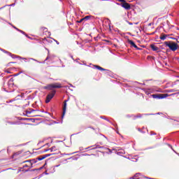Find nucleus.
<instances>
[{
    "label": "nucleus",
    "instance_id": "nucleus-20",
    "mask_svg": "<svg viewBox=\"0 0 179 179\" xmlns=\"http://www.w3.org/2000/svg\"><path fill=\"white\" fill-rule=\"evenodd\" d=\"M5 6H4L3 7L0 8V10H1V9H3V8H5Z\"/></svg>",
    "mask_w": 179,
    "mask_h": 179
},
{
    "label": "nucleus",
    "instance_id": "nucleus-22",
    "mask_svg": "<svg viewBox=\"0 0 179 179\" xmlns=\"http://www.w3.org/2000/svg\"><path fill=\"white\" fill-rule=\"evenodd\" d=\"M138 174H139V173H136V174L135 175V177H138Z\"/></svg>",
    "mask_w": 179,
    "mask_h": 179
},
{
    "label": "nucleus",
    "instance_id": "nucleus-25",
    "mask_svg": "<svg viewBox=\"0 0 179 179\" xmlns=\"http://www.w3.org/2000/svg\"><path fill=\"white\" fill-rule=\"evenodd\" d=\"M139 117H141V116L138 115V116H137V118H139Z\"/></svg>",
    "mask_w": 179,
    "mask_h": 179
},
{
    "label": "nucleus",
    "instance_id": "nucleus-3",
    "mask_svg": "<svg viewBox=\"0 0 179 179\" xmlns=\"http://www.w3.org/2000/svg\"><path fill=\"white\" fill-rule=\"evenodd\" d=\"M169 94H152L151 97L153 99H166V97H169Z\"/></svg>",
    "mask_w": 179,
    "mask_h": 179
},
{
    "label": "nucleus",
    "instance_id": "nucleus-15",
    "mask_svg": "<svg viewBox=\"0 0 179 179\" xmlns=\"http://www.w3.org/2000/svg\"><path fill=\"white\" fill-rule=\"evenodd\" d=\"M50 152H54L55 150V147H52L50 149Z\"/></svg>",
    "mask_w": 179,
    "mask_h": 179
},
{
    "label": "nucleus",
    "instance_id": "nucleus-29",
    "mask_svg": "<svg viewBox=\"0 0 179 179\" xmlns=\"http://www.w3.org/2000/svg\"><path fill=\"white\" fill-rule=\"evenodd\" d=\"M33 59L34 61H36V59Z\"/></svg>",
    "mask_w": 179,
    "mask_h": 179
},
{
    "label": "nucleus",
    "instance_id": "nucleus-12",
    "mask_svg": "<svg viewBox=\"0 0 179 179\" xmlns=\"http://www.w3.org/2000/svg\"><path fill=\"white\" fill-rule=\"evenodd\" d=\"M166 36L164 35L160 36V40H166Z\"/></svg>",
    "mask_w": 179,
    "mask_h": 179
},
{
    "label": "nucleus",
    "instance_id": "nucleus-16",
    "mask_svg": "<svg viewBox=\"0 0 179 179\" xmlns=\"http://www.w3.org/2000/svg\"><path fill=\"white\" fill-rule=\"evenodd\" d=\"M118 2H122V3H123V2H125V0H117Z\"/></svg>",
    "mask_w": 179,
    "mask_h": 179
},
{
    "label": "nucleus",
    "instance_id": "nucleus-17",
    "mask_svg": "<svg viewBox=\"0 0 179 179\" xmlns=\"http://www.w3.org/2000/svg\"><path fill=\"white\" fill-rule=\"evenodd\" d=\"M54 41H55V43H57V45H59V42H58L57 40H54Z\"/></svg>",
    "mask_w": 179,
    "mask_h": 179
},
{
    "label": "nucleus",
    "instance_id": "nucleus-13",
    "mask_svg": "<svg viewBox=\"0 0 179 179\" xmlns=\"http://www.w3.org/2000/svg\"><path fill=\"white\" fill-rule=\"evenodd\" d=\"M14 29H16V30H17L18 31H20V33H22V34H24V32L23 31H22V30H20V29H17L15 27H14Z\"/></svg>",
    "mask_w": 179,
    "mask_h": 179
},
{
    "label": "nucleus",
    "instance_id": "nucleus-26",
    "mask_svg": "<svg viewBox=\"0 0 179 179\" xmlns=\"http://www.w3.org/2000/svg\"><path fill=\"white\" fill-rule=\"evenodd\" d=\"M45 152H48V150H45Z\"/></svg>",
    "mask_w": 179,
    "mask_h": 179
},
{
    "label": "nucleus",
    "instance_id": "nucleus-23",
    "mask_svg": "<svg viewBox=\"0 0 179 179\" xmlns=\"http://www.w3.org/2000/svg\"><path fill=\"white\" fill-rule=\"evenodd\" d=\"M55 167H59V165H57V166H55Z\"/></svg>",
    "mask_w": 179,
    "mask_h": 179
},
{
    "label": "nucleus",
    "instance_id": "nucleus-1",
    "mask_svg": "<svg viewBox=\"0 0 179 179\" xmlns=\"http://www.w3.org/2000/svg\"><path fill=\"white\" fill-rule=\"evenodd\" d=\"M164 44L165 45H166V47H169V48H170L171 51H176L178 48V45H177V43L174 42L166 41L164 43Z\"/></svg>",
    "mask_w": 179,
    "mask_h": 179
},
{
    "label": "nucleus",
    "instance_id": "nucleus-24",
    "mask_svg": "<svg viewBox=\"0 0 179 179\" xmlns=\"http://www.w3.org/2000/svg\"><path fill=\"white\" fill-rule=\"evenodd\" d=\"M13 5H15V4H11V5H10V6H13Z\"/></svg>",
    "mask_w": 179,
    "mask_h": 179
},
{
    "label": "nucleus",
    "instance_id": "nucleus-19",
    "mask_svg": "<svg viewBox=\"0 0 179 179\" xmlns=\"http://www.w3.org/2000/svg\"><path fill=\"white\" fill-rule=\"evenodd\" d=\"M50 59V57L48 56L45 61H47V59Z\"/></svg>",
    "mask_w": 179,
    "mask_h": 179
},
{
    "label": "nucleus",
    "instance_id": "nucleus-21",
    "mask_svg": "<svg viewBox=\"0 0 179 179\" xmlns=\"http://www.w3.org/2000/svg\"><path fill=\"white\" fill-rule=\"evenodd\" d=\"M139 22H134V24H138Z\"/></svg>",
    "mask_w": 179,
    "mask_h": 179
},
{
    "label": "nucleus",
    "instance_id": "nucleus-18",
    "mask_svg": "<svg viewBox=\"0 0 179 179\" xmlns=\"http://www.w3.org/2000/svg\"><path fill=\"white\" fill-rule=\"evenodd\" d=\"M129 24L132 25V24H134V23H132V22H129Z\"/></svg>",
    "mask_w": 179,
    "mask_h": 179
},
{
    "label": "nucleus",
    "instance_id": "nucleus-9",
    "mask_svg": "<svg viewBox=\"0 0 179 179\" xmlns=\"http://www.w3.org/2000/svg\"><path fill=\"white\" fill-rule=\"evenodd\" d=\"M151 49L152 50V51H156L157 52H159V48L155 45H150Z\"/></svg>",
    "mask_w": 179,
    "mask_h": 179
},
{
    "label": "nucleus",
    "instance_id": "nucleus-27",
    "mask_svg": "<svg viewBox=\"0 0 179 179\" xmlns=\"http://www.w3.org/2000/svg\"><path fill=\"white\" fill-rule=\"evenodd\" d=\"M101 1H109V0H101Z\"/></svg>",
    "mask_w": 179,
    "mask_h": 179
},
{
    "label": "nucleus",
    "instance_id": "nucleus-10",
    "mask_svg": "<svg viewBox=\"0 0 179 179\" xmlns=\"http://www.w3.org/2000/svg\"><path fill=\"white\" fill-rule=\"evenodd\" d=\"M94 68H96V69H99V71H106L105 69H103V67H101L99 66H94Z\"/></svg>",
    "mask_w": 179,
    "mask_h": 179
},
{
    "label": "nucleus",
    "instance_id": "nucleus-4",
    "mask_svg": "<svg viewBox=\"0 0 179 179\" xmlns=\"http://www.w3.org/2000/svg\"><path fill=\"white\" fill-rule=\"evenodd\" d=\"M54 96H55V91H52L50 94H48L46 96L45 103H50Z\"/></svg>",
    "mask_w": 179,
    "mask_h": 179
},
{
    "label": "nucleus",
    "instance_id": "nucleus-5",
    "mask_svg": "<svg viewBox=\"0 0 179 179\" xmlns=\"http://www.w3.org/2000/svg\"><path fill=\"white\" fill-rule=\"evenodd\" d=\"M122 8H124L126 9V10H129L131 9V5L129 3H127L126 1L121 3Z\"/></svg>",
    "mask_w": 179,
    "mask_h": 179
},
{
    "label": "nucleus",
    "instance_id": "nucleus-28",
    "mask_svg": "<svg viewBox=\"0 0 179 179\" xmlns=\"http://www.w3.org/2000/svg\"><path fill=\"white\" fill-rule=\"evenodd\" d=\"M22 59H26V58H22Z\"/></svg>",
    "mask_w": 179,
    "mask_h": 179
},
{
    "label": "nucleus",
    "instance_id": "nucleus-14",
    "mask_svg": "<svg viewBox=\"0 0 179 179\" xmlns=\"http://www.w3.org/2000/svg\"><path fill=\"white\" fill-rule=\"evenodd\" d=\"M156 92L158 93H163V90H162V89L157 90Z\"/></svg>",
    "mask_w": 179,
    "mask_h": 179
},
{
    "label": "nucleus",
    "instance_id": "nucleus-2",
    "mask_svg": "<svg viewBox=\"0 0 179 179\" xmlns=\"http://www.w3.org/2000/svg\"><path fill=\"white\" fill-rule=\"evenodd\" d=\"M62 87V85H61L60 83H53V84H50L45 87H44V89H46L48 90H52V89H61Z\"/></svg>",
    "mask_w": 179,
    "mask_h": 179
},
{
    "label": "nucleus",
    "instance_id": "nucleus-6",
    "mask_svg": "<svg viewBox=\"0 0 179 179\" xmlns=\"http://www.w3.org/2000/svg\"><path fill=\"white\" fill-rule=\"evenodd\" d=\"M52 154H48V155H41L38 157L36 158V160H38L39 162L41 160H44L45 157H48V156H51Z\"/></svg>",
    "mask_w": 179,
    "mask_h": 179
},
{
    "label": "nucleus",
    "instance_id": "nucleus-7",
    "mask_svg": "<svg viewBox=\"0 0 179 179\" xmlns=\"http://www.w3.org/2000/svg\"><path fill=\"white\" fill-rule=\"evenodd\" d=\"M129 44H130V45H131V47H134V48H136V50H141L139 48H138V46L135 44L134 41H132L131 40H129L128 41Z\"/></svg>",
    "mask_w": 179,
    "mask_h": 179
},
{
    "label": "nucleus",
    "instance_id": "nucleus-11",
    "mask_svg": "<svg viewBox=\"0 0 179 179\" xmlns=\"http://www.w3.org/2000/svg\"><path fill=\"white\" fill-rule=\"evenodd\" d=\"M89 19H90V15H87L85 17L83 18L80 22H82V20H89Z\"/></svg>",
    "mask_w": 179,
    "mask_h": 179
},
{
    "label": "nucleus",
    "instance_id": "nucleus-8",
    "mask_svg": "<svg viewBox=\"0 0 179 179\" xmlns=\"http://www.w3.org/2000/svg\"><path fill=\"white\" fill-rule=\"evenodd\" d=\"M68 101H64V107H63V115H62V118H64V115H65V113H66V102Z\"/></svg>",
    "mask_w": 179,
    "mask_h": 179
}]
</instances>
